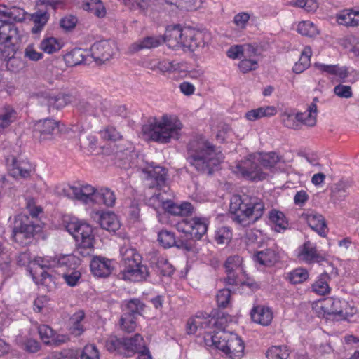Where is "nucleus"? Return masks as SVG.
<instances>
[{"label": "nucleus", "mask_w": 359, "mask_h": 359, "mask_svg": "<svg viewBox=\"0 0 359 359\" xmlns=\"http://www.w3.org/2000/svg\"><path fill=\"white\" fill-rule=\"evenodd\" d=\"M81 264V259L76 255H60L54 257H36L34 259L33 267L29 272L36 284L43 283L49 274L45 270L48 268H64L62 277L65 283L71 287H74L78 284L81 278V273L77 268Z\"/></svg>", "instance_id": "f257e3e1"}, {"label": "nucleus", "mask_w": 359, "mask_h": 359, "mask_svg": "<svg viewBox=\"0 0 359 359\" xmlns=\"http://www.w3.org/2000/svg\"><path fill=\"white\" fill-rule=\"evenodd\" d=\"M223 158V154L203 137L194 138L187 145V161L198 172L211 175Z\"/></svg>", "instance_id": "f03ea898"}, {"label": "nucleus", "mask_w": 359, "mask_h": 359, "mask_svg": "<svg viewBox=\"0 0 359 359\" xmlns=\"http://www.w3.org/2000/svg\"><path fill=\"white\" fill-rule=\"evenodd\" d=\"M265 210L262 199L248 195H233L230 200L229 211L231 219L247 226L259 219Z\"/></svg>", "instance_id": "7ed1b4c3"}, {"label": "nucleus", "mask_w": 359, "mask_h": 359, "mask_svg": "<svg viewBox=\"0 0 359 359\" xmlns=\"http://www.w3.org/2000/svg\"><path fill=\"white\" fill-rule=\"evenodd\" d=\"M167 44L170 48H187L191 51L205 47L210 39V34L180 25L166 29Z\"/></svg>", "instance_id": "20e7f679"}, {"label": "nucleus", "mask_w": 359, "mask_h": 359, "mask_svg": "<svg viewBox=\"0 0 359 359\" xmlns=\"http://www.w3.org/2000/svg\"><path fill=\"white\" fill-rule=\"evenodd\" d=\"M182 128L183 124L176 116L165 114L158 121L143 125L142 131L150 140L165 144L179 139Z\"/></svg>", "instance_id": "39448f33"}, {"label": "nucleus", "mask_w": 359, "mask_h": 359, "mask_svg": "<svg viewBox=\"0 0 359 359\" xmlns=\"http://www.w3.org/2000/svg\"><path fill=\"white\" fill-rule=\"evenodd\" d=\"M120 254L121 278L133 282L146 280L149 276L148 268L141 264L142 257L136 250L128 246H123L120 249Z\"/></svg>", "instance_id": "423d86ee"}, {"label": "nucleus", "mask_w": 359, "mask_h": 359, "mask_svg": "<svg viewBox=\"0 0 359 359\" xmlns=\"http://www.w3.org/2000/svg\"><path fill=\"white\" fill-rule=\"evenodd\" d=\"M67 231L72 235L77 242L76 253L82 257L91 255L94 248L93 228L88 224L79 221L76 218L64 219Z\"/></svg>", "instance_id": "0eeeda50"}, {"label": "nucleus", "mask_w": 359, "mask_h": 359, "mask_svg": "<svg viewBox=\"0 0 359 359\" xmlns=\"http://www.w3.org/2000/svg\"><path fill=\"white\" fill-rule=\"evenodd\" d=\"M206 344L210 341L231 359H241L244 353V344L236 334L220 330L214 334L205 337Z\"/></svg>", "instance_id": "6e6552de"}, {"label": "nucleus", "mask_w": 359, "mask_h": 359, "mask_svg": "<svg viewBox=\"0 0 359 359\" xmlns=\"http://www.w3.org/2000/svg\"><path fill=\"white\" fill-rule=\"evenodd\" d=\"M324 312L332 315L337 320H347L357 311L356 309L348 302L335 298H328L322 306Z\"/></svg>", "instance_id": "1a4fd4ad"}, {"label": "nucleus", "mask_w": 359, "mask_h": 359, "mask_svg": "<svg viewBox=\"0 0 359 359\" xmlns=\"http://www.w3.org/2000/svg\"><path fill=\"white\" fill-rule=\"evenodd\" d=\"M233 172L252 180H262L266 177V174L262 172L255 154L249 155L246 159L238 162Z\"/></svg>", "instance_id": "9d476101"}, {"label": "nucleus", "mask_w": 359, "mask_h": 359, "mask_svg": "<svg viewBox=\"0 0 359 359\" xmlns=\"http://www.w3.org/2000/svg\"><path fill=\"white\" fill-rule=\"evenodd\" d=\"M209 220L205 217H194L191 219H183L179 223L178 229L187 233H190L196 239L200 240L207 232Z\"/></svg>", "instance_id": "9b49d317"}, {"label": "nucleus", "mask_w": 359, "mask_h": 359, "mask_svg": "<svg viewBox=\"0 0 359 359\" xmlns=\"http://www.w3.org/2000/svg\"><path fill=\"white\" fill-rule=\"evenodd\" d=\"M58 130L59 122L51 118L37 121L33 126L34 135L40 142L53 140Z\"/></svg>", "instance_id": "f8f14e48"}, {"label": "nucleus", "mask_w": 359, "mask_h": 359, "mask_svg": "<svg viewBox=\"0 0 359 359\" xmlns=\"http://www.w3.org/2000/svg\"><path fill=\"white\" fill-rule=\"evenodd\" d=\"M96 192L97 190L88 184L80 187L67 185L62 189L61 194L69 198H75L85 203H88L90 202L94 203Z\"/></svg>", "instance_id": "ddd939ff"}, {"label": "nucleus", "mask_w": 359, "mask_h": 359, "mask_svg": "<svg viewBox=\"0 0 359 359\" xmlns=\"http://www.w3.org/2000/svg\"><path fill=\"white\" fill-rule=\"evenodd\" d=\"M116 46L114 41L101 40L95 42L90 48L92 57L96 61L105 62L114 55Z\"/></svg>", "instance_id": "4468645a"}, {"label": "nucleus", "mask_w": 359, "mask_h": 359, "mask_svg": "<svg viewBox=\"0 0 359 359\" xmlns=\"http://www.w3.org/2000/svg\"><path fill=\"white\" fill-rule=\"evenodd\" d=\"M299 260L306 264L319 263L324 261V257L318 251L316 245L310 241H305L296 250Z\"/></svg>", "instance_id": "2eb2a0df"}, {"label": "nucleus", "mask_w": 359, "mask_h": 359, "mask_svg": "<svg viewBox=\"0 0 359 359\" xmlns=\"http://www.w3.org/2000/svg\"><path fill=\"white\" fill-rule=\"evenodd\" d=\"M102 98L98 95H90L79 99L76 108L81 113L96 116L101 111Z\"/></svg>", "instance_id": "dca6fc26"}, {"label": "nucleus", "mask_w": 359, "mask_h": 359, "mask_svg": "<svg viewBox=\"0 0 359 359\" xmlns=\"http://www.w3.org/2000/svg\"><path fill=\"white\" fill-rule=\"evenodd\" d=\"M314 67L326 76H333L332 82L344 81L348 76V71L346 66L339 65H326L320 62H315Z\"/></svg>", "instance_id": "f3484780"}, {"label": "nucleus", "mask_w": 359, "mask_h": 359, "mask_svg": "<svg viewBox=\"0 0 359 359\" xmlns=\"http://www.w3.org/2000/svg\"><path fill=\"white\" fill-rule=\"evenodd\" d=\"M216 323V320L206 313H197L190 318L187 323V332L189 334H194L199 330L210 327Z\"/></svg>", "instance_id": "a211bd4d"}, {"label": "nucleus", "mask_w": 359, "mask_h": 359, "mask_svg": "<svg viewBox=\"0 0 359 359\" xmlns=\"http://www.w3.org/2000/svg\"><path fill=\"white\" fill-rule=\"evenodd\" d=\"M91 217L103 229L109 231H116L120 227L119 221L114 212L94 211Z\"/></svg>", "instance_id": "6ab92c4d"}, {"label": "nucleus", "mask_w": 359, "mask_h": 359, "mask_svg": "<svg viewBox=\"0 0 359 359\" xmlns=\"http://www.w3.org/2000/svg\"><path fill=\"white\" fill-rule=\"evenodd\" d=\"M90 270L97 277H107L114 269V262L103 257H95L90 262Z\"/></svg>", "instance_id": "aec40b11"}, {"label": "nucleus", "mask_w": 359, "mask_h": 359, "mask_svg": "<svg viewBox=\"0 0 359 359\" xmlns=\"http://www.w3.org/2000/svg\"><path fill=\"white\" fill-rule=\"evenodd\" d=\"M16 34L17 38L15 40L5 39L1 40V43H0V57L4 60H8L11 65L18 62V60L14 57L16 49L15 45L21 40V35L18 27Z\"/></svg>", "instance_id": "412c9836"}, {"label": "nucleus", "mask_w": 359, "mask_h": 359, "mask_svg": "<svg viewBox=\"0 0 359 359\" xmlns=\"http://www.w3.org/2000/svg\"><path fill=\"white\" fill-rule=\"evenodd\" d=\"M165 42L167 43L166 33L163 36H147L131 44L130 50L137 52L143 49H151L158 47Z\"/></svg>", "instance_id": "4be33fe9"}, {"label": "nucleus", "mask_w": 359, "mask_h": 359, "mask_svg": "<svg viewBox=\"0 0 359 359\" xmlns=\"http://www.w3.org/2000/svg\"><path fill=\"white\" fill-rule=\"evenodd\" d=\"M6 164L11 176L14 178H26L30 175V165L25 161H19L14 156L6 159Z\"/></svg>", "instance_id": "5701e85b"}, {"label": "nucleus", "mask_w": 359, "mask_h": 359, "mask_svg": "<svg viewBox=\"0 0 359 359\" xmlns=\"http://www.w3.org/2000/svg\"><path fill=\"white\" fill-rule=\"evenodd\" d=\"M146 172L148 175V177L154 181V182L152 184H151L150 187H156L159 189H163V191L165 192V188H168V186L166 184V170L161 166H155L147 168Z\"/></svg>", "instance_id": "b1692460"}, {"label": "nucleus", "mask_w": 359, "mask_h": 359, "mask_svg": "<svg viewBox=\"0 0 359 359\" xmlns=\"http://www.w3.org/2000/svg\"><path fill=\"white\" fill-rule=\"evenodd\" d=\"M124 356L130 357L136 352H140L144 346V341L143 337L136 334L132 337L123 338Z\"/></svg>", "instance_id": "393cba45"}, {"label": "nucleus", "mask_w": 359, "mask_h": 359, "mask_svg": "<svg viewBox=\"0 0 359 359\" xmlns=\"http://www.w3.org/2000/svg\"><path fill=\"white\" fill-rule=\"evenodd\" d=\"M252 320L264 326L269 325L273 319L271 310L263 306H255L250 312Z\"/></svg>", "instance_id": "a878e982"}, {"label": "nucleus", "mask_w": 359, "mask_h": 359, "mask_svg": "<svg viewBox=\"0 0 359 359\" xmlns=\"http://www.w3.org/2000/svg\"><path fill=\"white\" fill-rule=\"evenodd\" d=\"M330 280L331 278L327 273L324 272L320 274L311 285V292L320 296L329 294L331 292L329 284Z\"/></svg>", "instance_id": "bb28decb"}, {"label": "nucleus", "mask_w": 359, "mask_h": 359, "mask_svg": "<svg viewBox=\"0 0 359 359\" xmlns=\"http://www.w3.org/2000/svg\"><path fill=\"white\" fill-rule=\"evenodd\" d=\"M278 255L276 250L267 248L258 251L253 255L255 262L265 266H272L278 261Z\"/></svg>", "instance_id": "cd10ccee"}, {"label": "nucleus", "mask_w": 359, "mask_h": 359, "mask_svg": "<svg viewBox=\"0 0 359 359\" xmlns=\"http://www.w3.org/2000/svg\"><path fill=\"white\" fill-rule=\"evenodd\" d=\"M0 15H1L2 23H12L9 21H22L25 18L24 10L15 6L11 8L5 6H0Z\"/></svg>", "instance_id": "c85d7f7f"}, {"label": "nucleus", "mask_w": 359, "mask_h": 359, "mask_svg": "<svg viewBox=\"0 0 359 359\" xmlns=\"http://www.w3.org/2000/svg\"><path fill=\"white\" fill-rule=\"evenodd\" d=\"M306 219L309 226L320 236L325 233L326 224L322 215L311 212L306 215Z\"/></svg>", "instance_id": "c756f323"}, {"label": "nucleus", "mask_w": 359, "mask_h": 359, "mask_svg": "<svg viewBox=\"0 0 359 359\" xmlns=\"http://www.w3.org/2000/svg\"><path fill=\"white\" fill-rule=\"evenodd\" d=\"M85 318L84 311L79 310L75 312L69 319V331L70 334L75 337L81 335L85 331L84 326L82 323Z\"/></svg>", "instance_id": "7c9ffc66"}, {"label": "nucleus", "mask_w": 359, "mask_h": 359, "mask_svg": "<svg viewBox=\"0 0 359 359\" xmlns=\"http://www.w3.org/2000/svg\"><path fill=\"white\" fill-rule=\"evenodd\" d=\"M76 100V96L71 93H60L56 95H50L47 98L48 107H53L56 109L65 107L69 103Z\"/></svg>", "instance_id": "2f4dec72"}, {"label": "nucleus", "mask_w": 359, "mask_h": 359, "mask_svg": "<svg viewBox=\"0 0 359 359\" xmlns=\"http://www.w3.org/2000/svg\"><path fill=\"white\" fill-rule=\"evenodd\" d=\"M277 109L274 106H266L252 109L245 113V118L255 121L264 117H271L276 114Z\"/></svg>", "instance_id": "473e14b6"}, {"label": "nucleus", "mask_w": 359, "mask_h": 359, "mask_svg": "<svg viewBox=\"0 0 359 359\" xmlns=\"http://www.w3.org/2000/svg\"><path fill=\"white\" fill-rule=\"evenodd\" d=\"M337 21L339 25L345 26H358L359 25V11H342L337 15Z\"/></svg>", "instance_id": "72a5a7b5"}, {"label": "nucleus", "mask_w": 359, "mask_h": 359, "mask_svg": "<svg viewBox=\"0 0 359 359\" xmlns=\"http://www.w3.org/2000/svg\"><path fill=\"white\" fill-rule=\"evenodd\" d=\"M158 241L164 248H170L176 245L177 248H183L187 250H191V248L187 244L182 243L181 245H179L175 240V233L167 230H162L158 233Z\"/></svg>", "instance_id": "f704fd0d"}, {"label": "nucleus", "mask_w": 359, "mask_h": 359, "mask_svg": "<svg viewBox=\"0 0 359 359\" xmlns=\"http://www.w3.org/2000/svg\"><path fill=\"white\" fill-rule=\"evenodd\" d=\"M114 192L108 188H101L97 190L94 203L104 204L107 207H112L116 202Z\"/></svg>", "instance_id": "c9c22d12"}, {"label": "nucleus", "mask_w": 359, "mask_h": 359, "mask_svg": "<svg viewBox=\"0 0 359 359\" xmlns=\"http://www.w3.org/2000/svg\"><path fill=\"white\" fill-rule=\"evenodd\" d=\"M84 11L90 12L97 18H103L106 16L107 10L101 0H90L82 4Z\"/></svg>", "instance_id": "e433bc0d"}, {"label": "nucleus", "mask_w": 359, "mask_h": 359, "mask_svg": "<svg viewBox=\"0 0 359 359\" xmlns=\"http://www.w3.org/2000/svg\"><path fill=\"white\" fill-rule=\"evenodd\" d=\"M17 118L16 111L11 106H5L0 109V133L8 128Z\"/></svg>", "instance_id": "4c0bfd02"}, {"label": "nucleus", "mask_w": 359, "mask_h": 359, "mask_svg": "<svg viewBox=\"0 0 359 359\" xmlns=\"http://www.w3.org/2000/svg\"><path fill=\"white\" fill-rule=\"evenodd\" d=\"M312 50L310 46H306L302 51L299 61L295 62L292 67V71L295 74H300L308 69L311 65V57Z\"/></svg>", "instance_id": "58836bf2"}, {"label": "nucleus", "mask_w": 359, "mask_h": 359, "mask_svg": "<svg viewBox=\"0 0 359 359\" xmlns=\"http://www.w3.org/2000/svg\"><path fill=\"white\" fill-rule=\"evenodd\" d=\"M269 219L274 224V230L281 232L289 228V223L283 212L272 210L269 212Z\"/></svg>", "instance_id": "ea45409f"}, {"label": "nucleus", "mask_w": 359, "mask_h": 359, "mask_svg": "<svg viewBox=\"0 0 359 359\" xmlns=\"http://www.w3.org/2000/svg\"><path fill=\"white\" fill-rule=\"evenodd\" d=\"M260 167L271 168L280 161L281 157L275 152L255 154Z\"/></svg>", "instance_id": "a19ab883"}, {"label": "nucleus", "mask_w": 359, "mask_h": 359, "mask_svg": "<svg viewBox=\"0 0 359 359\" xmlns=\"http://www.w3.org/2000/svg\"><path fill=\"white\" fill-rule=\"evenodd\" d=\"M296 30L302 36L311 38L319 34V30L316 25L309 20L299 22L297 24Z\"/></svg>", "instance_id": "79ce46f5"}, {"label": "nucleus", "mask_w": 359, "mask_h": 359, "mask_svg": "<svg viewBox=\"0 0 359 359\" xmlns=\"http://www.w3.org/2000/svg\"><path fill=\"white\" fill-rule=\"evenodd\" d=\"M39 48L44 53L53 54L62 48V43L55 37H48L41 41Z\"/></svg>", "instance_id": "37998d69"}, {"label": "nucleus", "mask_w": 359, "mask_h": 359, "mask_svg": "<svg viewBox=\"0 0 359 359\" xmlns=\"http://www.w3.org/2000/svg\"><path fill=\"white\" fill-rule=\"evenodd\" d=\"M309 272L304 268H297L288 272L286 279L292 284H300L309 278Z\"/></svg>", "instance_id": "c03bdc74"}, {"label": "nucleus", "mask_w": 359, "mask_h": 359, "mask_svg": "<svg viewBox=\"0 0 359 359\" xmlns=\"http://www.w3.org/2000/svg\"><path fill=\"white\" fill-rule=\"evenodd\" d=\"M105 348L109 352L124 356L123 339H118L114 336L109 337L105 341Z\"/></svg>", "instance_id": "a18cd8bd"}, {"label": "nucleus", "mask_w": 359, "mask_h": 359, "mask_svg": "<svg viewBox=\"0 0 359 359\" xmlns=\"http://www.w3.org/2000/svg\"><path fill=\"white\" fill-rule=\"evenodd\" d=\"M280 118L281 122L285 127L294 130L301 129L300 123L297 119V113L285 111L282 113Z\"/></svg>", "instance_id": "49530a36"}, {"label": "nucleus", "mask_w": 359, "mask_h": 359, "mask_svg": "<svg viewBox=\"0 0 359 359\" xmlns=\"http://www.w3.org/2000/svg\"><path fill=\"white\" fill-rule=\"evenodd\" d=\"M144 304L139 299H131L126 302L123 313H128L134 317L141 314Z\"/></svg>", "instance_id": "de8ad7c7"}, {"label": "nucleus", "mask_w": 359, "mask_h": 359, "mask_svg": "<svg viewBox=\"0 0 359 359\" xmlns=\"http://www.w3.org/2000/svg\"><path fill=\"white\" fill-rule=\"evenodd\" d=\"M289 355V351L285 346H273L266 353L268 359H287Z\"/></svg>", "instance_id": "09e8293b"}, {"label": "nucleus", "mask_w": 359, "mask_h": 359, "mask_svg": "<svg viewBox=\"0 0 359 359\" xmlns=\"http://www.w3.org/2000/svg\"><path fill=\"white\" fill-rule=\"evenodd\" d=\"M17 26L13 23H2L0 25V43L1 40H15L17 38Z\"/></svg>", "instance_id": "8fccbe9b"}, {"label": "nucleus", "mask_w": 359, "mask_h": 359, "mask_svg": "<svg viewBox=\"0 0 359 359\" xmlns=\"http://www.w3.org/2000/svg\"><path fill=\"white\" fill-rule=\"evenodd\" d=\"M65 60L72 66L81 65L85 60L84 50L81 48H75L66 55Z\"/></svg>", "instance_id": "3c124183"}, {"label": "nucleus", "mask_w": 359, "mask_h": 359, "mask_svg": "<svg viewBox=\"0 0 359 359\" xmlns=\"http://www.w3.org/2000/svg\"><path fill=\"white\" fill-rule=\"evenodd\" d=\"M137 318L128 313H123L120 318V325L123 330L127 332L135 331L137 326Z\"/></svg>", "instance_id": "603ef678"}, {"label": "nucleus", "mask_w": 359, "mask_h": 359, "mask_svg": "<svg viewBox=\"0 0 359 359\" xmlns=\"http://www.w3.org/2000/svg\"><path fill=\"white\" fill-rule=\"evenodd\" d=\"M137 157V154L134 151H129L128 150L126 152H121L117 154V158H118L122 163L119 164L120 166L124 168L136 166L135 159Z\"/></svg>", "instance_id": "864d4df0"}, {"label": "nucleus", "mask_w": 359, "mask_h": 359, "mask_svg": "<svg viewBox=\"0 0 359 359\" xmlns=\"http://www.w3.org/2000/svg\"><path fill=\"white\" fill-rule=\"evenodd\" d=\"M18 226L24 231L27 236L32 238L34 233L40 231V226L34 224L32 221H29L28 217H25V220L18 221Z\"/></svg>", "instance_id": "5fc2aeb1"}, {"label": "nucleus", "mask_w": 359, "mask_h": 359, "mask_svg": "<svg viewBox=\"0 0 359 359\" xmlns=\"http://www.w3.org/2000/svg\"><path fill=\"white\" fill-rule=\"evenodd\" d=\"M232 233L228 226L218 228L215 233V240L218 244L228 243L231 239Z\"/></svg>", "instance_id": "6e6d98bb"}, {"label": "nucleus", "mask_w": 359, "mask_h": 359, "mask_svg": "<svg viewBox=\"0 0 359 359\" xmlns=\"http://www.w3.org/2000/svg\"><path fill=\"white\" fill-rule=\"evenodd\" d=\"M34 26L32 28L33 33L39 32L48 21L46 13H36L32 15Z\"/></svg>", "instance_id": "4d7b16f0"}, {"label": "nucleus", "mask_w": 359, "mask_h": 359, "mask_svg": "<svg viewBox=\"0 0 359 359\" xmlns=\"http://www.w3.org/2000/svg\"><path fill=\"white\" fill-rule=\"evenodd\" d=\"M175 4L181 10L191 11L196 10L201 4V0H176L175 2H170Z\"/></svg>", "instance_id": "13d9d810"}, {"label": "nucleus", "mask_w": 359, "mask_h": 359, "mask_svg": "<svg viewBox=\"0 0 359 359\" xmlns=\"http://www.w3.org/2000/svg\"><path fill=\"white\" fill-rule=\"evenodd\" d=\"M258 66V58H242L238 63V68L243 73L255 70Z\"/></svg>", "instance_id": "bf43d9fd"}, {"label": "nucleus", "mask_w": 359, "mask_h": 359, "mask_svg": "<svg viewBox=\"0 0 359 359\" xmlns=\"http://www.w3.org/2000/svg\"><path fill=\"white\" fill-rule=\"evenodd\" d=\"M291 5L304 8L308 13L316 11L318 4L316 0H297L290 3Z\"/></svg>", "instance_id": "052dcab7"}, {"label": "nucleus", "mask_w": 359, "mask_h": 359, "mask_svg": "<svg viewBox=\"0 0 359 359\" xmlns=\"http://www.w3.org/2000/svg\"><path fill=\"white\" fill-rule=\"evenodd\" d=\"M13 237L15 242L22 245H26L29 243L32 238L27 236L25 232H24L18 226V221L15 222V227L13 231Z\"/></svg>", "instance_id": "680f3d73"}, {"label": "nucleus", "mask_w": 359, "mask_h": 359, "mask_svg": "<svg viewBox=\"0 0 359 359\" xmlns=\"http://www.w3.org/2000/svg\"><path fill=\"white\" fill-rule=\"evenodd\" d=\"M102 139L110 141H117L122 138L121 133L113 126H107L100 131Z\"/></svg>", "instance_id": "e2e57ef3"}, {"label": "nucleus", "mask_w": 359, "mask_h": 359, "mask_svg": "<svg viewBox=\"0 0 359 359\" xmlns=\"http://www.w3.org/2000/svg\"><path fill=\"white\" fill-rule=\"evenodd\" d=\"M39 334L41 340L46 344H51L55 331L48 325H41L38 327Z\"/></svg>", "instance_id": "0e129e2a"}, {"label": "nucleus", "mask_w": 359, "mask_h": 359, "mask_svg": "<svg viewBox=\"0 0 359 359\" xmlns=\"http://www.w3.org/2000/svg\"><path fill=\"white\" fill-rule=\"evenodd\" d=\"M156 267L164 276H170L174 273L173 266L164 257H158L156 262Z\"/></svg>", "instance_id": "69168bd1"}, {"label": "nucleus", "mask_w": 359, "mask_h": 359, "mask_svg": "<svg viewBox=\"0 0 359 359\" xmlns=\"http://www.w3.org/2000/svg\"><path fill=\"white\" fill-rule=\"evenodd\" d=\"M242 257L238 255L230 256L225 262L226 271L236 270L239 271V272H242Z\"/></svg>", "instance_id": "338daca9"}, {"label": "nucleus", "mask_w": 359, "mask_h": 359, "mask_svg": "<svg viewBox=\"0 0 359 359\" xmlns=\"http://www.w3.org/2000/svg\"><path fill=\"white\" fill-rule=\"evenodd\" d=\"M45 359H77V353L74 350H63L61 352H53Z\"/></svg>", "instance_id": "774afa93"}]
</instances>
